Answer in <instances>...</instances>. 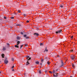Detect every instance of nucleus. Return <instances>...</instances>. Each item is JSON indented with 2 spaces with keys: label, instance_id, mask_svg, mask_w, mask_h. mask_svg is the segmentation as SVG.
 I'll use <instances>...</instances> for the list:
<instances>
[{
  "label": "nucleus",
  "instance_id": "7",
  "mask_svg": "<svg viewBox=\"0 0 77 77\" xmlns=\"http://www.w3.org/2000/svg\"><path fill=\"white\" fill-rule=\"evenodd\" d=\"M29 64H30V63H29V62H28V61H27L26 62V66L27 65H29Z\"/></svg>",
  "mask_w": 77,
  "mask_h": 77
},
{
  "label": "nucleus",
  "instance_id": "30",
  "mask_svg": "<svg viewBox=\"0 0 77 77\" xmlns=\"http://www.w3.org/2000/svg\"><path fill=\"white\" fill-rule=\"evenodd\" d=\"M17 42V43H18V44H20V42H19V41H18Z\"/></svg>",
  "mask_w": 77,
  "mask_h": 77
},
{
  "label": "nucleus",
  "instance_id": "38",
  "mask_svg": "<svg viewBox=\"0 0 77 77\" xmlns=\"http://www.w3.org/2000/svg\"><path fill=\"white\" fill-rule=\"evenodd\" d=\"M12 71H14V69H12Z\"/></svg>",
  "mask_w": 77,
  "mask_h": 77
},
{
  "label": "nucleus",
  "instance_id": "23",
  "mask_svg": "<svg viewBox=\"0 0 77 77\" xmlns=\"http://www.w3.org/2000/svg\"><path fill=\"white\" fill-rule=\"evenodd\" d=\"M12 61H14V58H12Z\"/></svg>",
  "mask_w": 77,
  "mask_h": 77
},
{
  "label": "nucleus",
  "instance_id": "24",
  "mask_svg": "<svg viewBox=\"0 0 77 77\" xmlns=\"http://www.w3.org/2000/svg\"><path fill=\"white\" fill-rule=\"evenodd\" d=\"M11 19H14V17H11Z\"/></svg>",
  "mask_w": 77,
  "mask_h": 77
},
{
  "label": "nucleus",
  "instance_id": "32",
  "mask_svg": "<svg viewBox=\"0 0 77 77\" xmlns=\"http://www.w3.org/2000/svg\"><path fill=\"white\" fill-rule=\"evenodd\" d=\"M21 35H23V32H21Z\"/></svg>",
  "mask_w": 77,
  "mask_h": 77
},
{
  "label": "nucleus",
  "instance_id": "19",
  "mask_svg": "<svg viewBox=\"0 0 77 77\" xmlns=\"http://www.w3.org/2000/svg\"><path fill=\"white\" fill-rule=\"evenodd\" d=\"M42 45H43V44H42V43H40V46H42Z\"/></svg>",
  "mask_w": 77,
  "mask_h": 77
},
{
  "label": "nucleus",
  "instance_id": "14",
  "mask_svg": "<svg viewBox=\"0 0 77 77\" xmlns=\"http://www.w3.org/2000/svg\"><path fill=\"white\" fill-rule=\"evenodd\" d=\"M45 51H46V52H47V51H48V50L47 49V48H46L45 50Z\"/></svg>",
  "mask_w": 77,
  "mask_h": 77
},
{
  "label": "nucleus",
  "instance_id": "9",
  "mask_svg": "<svg viewBox=\"0 0 77 77\" xmlns=\"http://www.w3.org/2000/svg\"><path fill=\"white\" fill-rule=\"evenodd\" d=\"M74 52V51L73 50H70L69 51V52H72V53H73Z\"/></svg>",
  "mask_w": 77,
  "mask_h": 77
},
{
  "label": "nucleus",
  "instance_id": "16",
  "mask_svg": "<svg viewBox=\"0 0 77 77\" xmlns=\"http://www.w3.org/2000/svg\"><path fill=\"white\" fill-rule=\"evenodd\" d=\"M3 51L6 50V48H5V47H4L3 49Z\"/></svg>",
  "mask_w": 77,
  "mask_h": 77
},
{
  "label": "nucleus",
  "instance_id": "43",
  "mask_svg": "<svg viewBox=\"0 0 77 77\" xmlns=\"http://www.w3.org/2000/svg\"><path fill=\"white\" fill-rule=\"evenodd\" d=\"M19 44H18V43L17 44V45H18Z\"/></svg>",
  "mask_w": 77,
  "mask_h": 77
},
{
  "label": "nucleus",
  "instance_id": "2",
  "mask_svg": "<svg viewBox=\"0 0 77 77\" xmlns=\"http://www.w3.org/2000/svg\"><path fill=\"white\" fill-rule=\"evenodd\" d=\"M62 32V29H60V30L56 32V33H57V34L59 33H60Z\"/></svg>",
  "mask_w": 77,
  "mask_h": 77
},
{
  "label": "nucleus",
  "instance_id": "1",
  "mask_svg": "<svg viewBox=\"0 0 77 77\" xmlns=\"http://www.w3.org/2000/svg\"><path fill=\"white\" fill-rule=\"evenodd\" d=\"M70 57L71 58V59L72 60H74L75 57V56H74V55L72 54V55H70Z\"/></svg>",
  "mask_w": 77,
  "mask_h": 77
},
{
  "label": "nucleus",
  "instance_id": "3",
  "mask_svg": "<svg viewBox=\"0 0 77 77\" xmlns=\"http://www.w3.org/2000/svg\"><path fill=\"white\" fill-rule=\"evenodd\" d=\"M23 36H24V38H26V39H29V37H27V35H24Z\"/></svg>",
  "mask_w": 77,
  "mask_h": 77
},
{
  "label": "nucleus",
  "instance_id": "39",
  "mask_svg": "<svg viewBox=\"0 0 77 77\" xmlns=\"http://www.w3.org/2000/svg\"><path fill=\"white\" fill-rule=\"evenodd\" d=\"M58 71V69H57L56 70V71Z\"/></svg>",
  "mask_w": 77,
  "mask_h": 77
},
{
  "label": "nucleus",
  "instance_id": "28",
  "mask_svg": "<svg viewBox=\"0 0 77 77\" xmlns=\"http://www.w3.org/2000/svg\"><path fill=\"white\" fill-rule=\"evenodd\" d=\"M43 61H44V59H42L41 60V62H43Z\"/></svg>",
  "mask_w": 77,
  "mask_h": 77
},
{
  "label": "nucleus",
  "instance_id": "21",
  "mask_svg": "<svg viewBox=\"0 0 77 77\" xmlns=\"http://www.w3.org/2000/svg\"><path fill=\"white\" fill-rule=\"evenodd\" d=\"M39 74H41V70L39 71Z\"/></svg>",
  "mask_w": 77,
  "mask_h": 77
},
{
  "label": "nucleus",
  "instance_id": "40",
  "mask_svg": "<svg viewBox=\"0 0 77 77\" xmlns=\"http://www.w3.org/2000/svg\"><path fill=\"white\" fill-rule=\"evenodd\" d=\"M74 65H72V66L73 67H74Z\"/></svg>",
  "mask_w": 77,
  "mask_h": 77
},
{
  "label": "nucleus",
  "instance_id": "27",
  "mask_svg": "<svg viewBox=\"0 0 77 77\" xmlns=\"http://www.w3.org/2000/svg\"><path fill=\"white\" fill-rule=\"evenodd\" d=\"M60 8H63V5H60Z\"/></svg>",
  "mask_w": 77,
  "mask_h": 77
},
{
  "label": "nucleus",
  "instance_id": "18",
  "mask_svg": "<svg viewBox=\"0 0 77 77\" xmlns=\"http://www.w3.org/2000/svg\"><path fill=\"white\" fill-rule=\"evenodd\" d=\"M50 62H49V61L47 62V64L48 65H50Z\"/></svg>",
  "mask_w": 77,
  "mask_h": 77
},
{
  "label": "nucleus",
  "instance_id": "29",
  "mask_svg": "<svg viewBox=\"0 0 77 77\" xmlns=\"http://www.w3.org/2000/svg\"><path fill=\"white\" fill-rule=\"evenodd\" d=\"M14 66H12V67H11L12 69H13V68H14Z\"/></svg>",
  "mask_w": 77,
  "mask_h": 77
},
{
  "label": "nucleus",
  "instance_id": "37",
  "mask_svg": "<svg viewBox=\"0 0 77 77\" xmlns=\"http://www.w3.org/2000/svg\"><path fill=\"white\" fill-rule=\"evenodd\" d=\"M24 16H25V17L26 16V14H24Z\"/></svg>",
  "mask_w": 77,
  "mask_h": 77
},
{
  "label": "nucleus",
  "instance_id": "45",
  "mask_svg": "<svg viewBox=\"0 0 77 77\" xmlns=\"http://www.w3.org/2000/svg\"><path fill=\"white\" fill-rule=\"evenodd\" d=\"M0 62H1V61H0Z\"/></svg>",
  "mask_w": 77,
  "mask_h": 77
},
{
  "label": "nucleus",
  "instance_id": "5",
  "mask_svg": "<svg viewBox=\"0 0 77 77\" xmlns=\"http://www.w3.org/2000/svg\"><path fill=\"white\" fill-rule=\"evenodd\" d=\"M61 65L60 66V67H62V66H63V61H61Z\"/></svg>",
  "mask_w": 77,
  "mask_h": 77
},
{
  "label": "nucleus",
  "instance_id": "8",
  "mask_svg": "<svg viewBox=\"0 0 77 77\" xmlns=\"http://www.w3.org/2000/svg\"><path fill=\"white\" fill-rule=\"evenodd\" d=\"M55 75H54V77H57V75L56 74V73H55Z\"/></svg>",
  "mask_w": 77,
  "mask_h": 77
},
{
  "label": "nucleus",
  "instance_id": "36",
  "mask_svg": "<svg viewBox=\"0 0 77 77\" xmlns=\"http://www.w3.org/2000/svg\"><path fill=\"white\" fill-rule=\"evenodd\" d=\"M7 44L8 45H9V43H7Z\"/></svg>",
  "mask_w": 77,
  "mask_h": 77
},
{
  "label": "nucleus",
  "instance_id": "11",
  "mask_svg": "<svg viewBox=\"0 0 77 77\" xmlns=\"http://www.w3.org/2000/svg\"><path fill=\"white\" fill-rule=\"evenodd\" d=\"M2 58H4V56H5V55L4 54H3L2 55H1Z\"/></svg>",
  "mask_w": 77,
  "mask_h": 77
},
{
  "label": "nucleus",
  "instance_id": "42",
  "mask_svg": "<svg viewBox=\"0 0 77 77\" xmlns=\"http://www.w3.org/2000/svg\"><path fill=\"white\" fill-rule=\"evenodd\" d=\"M1 73H2V72L0 71V74H1Z\"/></svg>",
  "mask_w": 77,
  "mask_h": 77
},
{
  "label": "nucleus",
  "instance_id": "26",
  "mask_svg": "<svg viewBox=\"0 0 77 77\" xmlns=\"http://www.w3.org/2000/svg\"><path fill=\"white\" fill-rule=\"evenodd\" d=\"M49 73H50L51 74H52V72H51V71H49Z\"/></svg>",
  "mask_w": 77,
  "mask_h": 77
},
{
  "label": "nucleus",
  "instance_id": "15",
  "mask_svg": "<svg viewBox=\"0 0 77 77\" xmlns=\"http://www.w3.org/2000/svg\"><path fill=\"white\" fill-rule=\"evenodd\" d=\"M15 47H16V48H18L19 47L17 45H15Z\"/></svg>",
  "mask_w": 77,
  "mask_h": 77
},
{
  "label": "nucleus",
  "instance_id": "31",
  "mask_svg": "<svg viewBox=\"0 0 77 77\" xmlns=\"http://www.w3.org/2000/svg\"><path fill=\"white\" fill-rule=\"evenodd\" d=\"M18 12H19V13H20V12H20V10H18Z\"/></svg>",
  "mask_w": 77,
  "mask_h": 77
},
{
  "label": "nucleus",
  "instance_id": "33",
  "mask_svg": "<svg viewBox=\"0 0 77 77\" xmlns=\"http://www.w3.org/2000/svg\"><path fill=\"white\" fill-rule=\"evenodd\" d=\"M4 19H6V17H4Z\"/></svg>",
  "mask_w": 77,
  "mask_h": 77
},
{
  "label": "nucleus",
  "instance_id": "10",
  "mask_svg": "<svg viewBox=\"0 0 77 77\" xmlns=\"http://www.w3.org/2000/svg\"><path fill=\"white\" fill-rule=\"evenodd\" d=\"M20 37H19V36H17V39H18V40H20Z\"/></svg>",
  "mask_w": 77,
  "mask_h": 77
},
{
  "label": "nucleus",
  "instance_id": "22",
  "mask_svg": "<svg viewBox=\"0 0 77 77\" xmlns=\"http://www.w3.org/2000/svg\"><path fill=\"white\" fill-rule=\"evenodd\" d=\"M27 46H28V45H27V44H25V47H27Z\"/></svg>",
  "mask_w": 77,
  "mask_h": 77
},
{
  "label": "nucleus",
  "instance_id": "35",
  "mask_svg": "<svg viewBox=\"0 0 77 77\" xmlns=\"http://www.w3.org/2000/svg\"><path fill=\"white\" fill-rule=\"evenodd\" d=\"M72 38H73V36H72L71 37V39H72Z\"/></svg>",
  "mask_w": 77,
  "mask_h": 77
},
{
  "label": "nucleus",
  "instance_id": "25",
  "mask_svg": "<svg viewBox=\"0 0 77 77\" xmlns=\"http://www.w3.org/2000/svg\"><path fill=\"white\" fill-rule=\"evenodd\" d=\"M23 45H21L20 46V48H22V47H23Z\"/></svg>",
  "mask_w": 77,
  "mask_h": 77
},
{
  "label": "nucleus",
  "instance_id": "17",
  "mask_svg": "<svg viewBox=\"0 0 77 77\" xmlns=\"http://www.w3.org/2000/svg\"><path fill=\"white\" fill-rule=\"evenodd\" d=\"M16 26H21V25H20V24H17L16 25Z\"/></svg>",
  "mask_w": 77,
  "mask_h": 77
},
{
  "label": "nucleus",
  "instance_id": "44",
  "mask_svg": "<svg viewBox=\"0 0 77 77\" xmlns=\"http://www.w3.org/2000/svg\"><path fill=\"white\" fill-rule=\"evenodd\" d=\"M70 77H72V76H70Z\"/></svg>",
  "mask_w": 77,
  "mask_h": 77
},
{
  "label": "nucleus",
  "instance_id": "12",
  "mask_svg": "<svg viewBox=\"0 0 77 77\" xmlns=\"http://www.w3.org/2000/svg\"><path fill=\"white\" fill-rule=\"evenodd\" d=\"M35 63L36 64H37V65H38V64H39V61H36Z\"/></svg>",
  "mask_w": 77,
  "mask_h": 77
},
{
  "label": "nucleus",
  "instance_id": "4",
  "mask_svg": "<svg viewBox=\"0 0 77 77\" xmlns=\"http://www.w3.org/2000/svg\"><path fill=\"white\" fill-rule=\"evenodd\" d=\"M27 57V59L28 60H30L31 59V58L29 57V56H27L26 57Z\"/></svg>",
  "mask_w": 77,
  "mask_h": 77
},
{
  "label": "nucleus",
  "instance_id": "6",
  "mask_svg": "<svg viewBox=\"0 0 77 77\" xmlns=\"http://www.w3.org/2000/svg\"><path fill=\"white\" fill-rule=\"evenodd\" d=\"M4 63H6V64H7L8 63V61L7 60H5Z\"/></svg>",
  "mask_w": 77,
  "mask_h": 77
},
{
  "label": "nucleus",
  "instance_id": "13",
  "mask_svg": "<svg viewBox=\"0 0 77 77\" xmlns=\"http://www.w3.org/2000/svg\"><path fill=\"white\" fill-rule=\"evenodd\" d=\"M34 35H36V36H39V34L38 33H35Z\"/></svg>",
  "mask_w": 77,
  "mask_h": 77
},
{
  "label": "nucleus",
  "instance_id": "41",
  "mask_svg": "<svg viewBox=\"0 0 77 77\" xmlns=\"http://www.w3.org/2000/svg\"><path fill=\"white\" fill-rule=\"evenodd\" d=\"M40 65H42V63H41Z\"/></svg>",
  "mask_w": 77,
  "mask_h": 77
},
{
  "label": "nucleus",
  "instance_id": "34",
  "mask_svg": "<svg viewBox=\"0 0 77 77\" xmlns=\"http://www.w3.org/2000/svg\"><path fill=\"white\" fill-rule=\"evenodd\" d=\"M26 22H27V23H29V21L27 20V21H26Z\"/></svg>",
  "mask_w": 77,
  "mask_h": 77
},
{
  "label": "nucleus",
  "instance_id": "20",
  "mask_svg": "<svg viewBox=\"0 0 77 77\" xmlns=\"http://www.w3.org/2000/svg\"><path fill=\"white\" fill-rule=\"evenodd\" d=\"M53 72L54 74L55 73V70H53Z\"/></svg>",
  "mask_w": 77,
  "mask_h": 77
}]
</instances>
